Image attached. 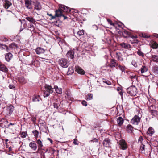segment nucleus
Listing matches in <instances>:
<instances>
[{
    "instance_id": "obj_1",
    "label": "nucleus",
    "mask_w": 158,
    "mask_h": 158,
    "mask_svg": "<svg viewBox=\"0 0 158 158\" xmlns=\"http://www.w3.org/2000/svg\"><path fill=\"white\" fill-rule=\"evenodd\" d=\"M127 92L131 96H135L137 93V88L135 86H131L127 89Z\"/></svg>"
},
{
    "instance_id": "obj_2",
    "label": "nucleus",
    "mask_w": 158,
    "mask_h": 158,
    "mask_svg": "<svg viewBox=\"0 0 158 158\" xmlns=\"http://www.w3.org/2000/svg\"><path fill=\"white\" fill-rule=\"evenodd\" d=\"M58 64L61 67L64 68L67 67L69 64L68 61L64 58L59 59L58 61Z\"/></svg>"
},
{
    "instance_id": "obj_3",
    "label": "nucleus",
    "mask_w": 158,
    "mask_h": 158,
    "mask_svg": "<svg viewBox=\"0 0 158 158\" xmlns=\"http://www.w3.org/2000/svg\"><path fill=\"white\" fill-rule=\"evenodd\" d=\"M149 110L151 114L154 116H156L157 114V110L158 108H156L155 106L151 105L149 107Z\"/></svg>"
},
{
    "instance_id": "obj_4",
    "label": "nucleus",
    "mask_w": 158,
    "mask_h": 158,
    "mask_svg": "<svg viewBox=\"0 0 158 158\" xmlns=\"http://www.w3.org/2000/svg\"><path fill=\"white\" fill-rule=\"evenodd\" d=\"M140 118L137 115H135L131 120V123L132 124L137 125L140 121Z\"/></svg>"
},
{
    "instance_id": "obj_5",
    "label": "nucleus",
    "mask_w": 158,
    "mask_h": 158,
    "mask_svg": "<svg viewBox=\"0 0 158 158\" xmlns=\"http://www.w3.org/2000/svg\"><path fill=\"white\" fill-rule=\"evenodd\" d=\"M120 148L123 150H125L127 148V145L125 141L123 139L121 140L119 142Z\"/></svg>"
},
{
    "instance_id": "obj_6",
    "label": "nucleus",
    "mask_w": 158,
    "mask_h": 158,
    "mask_svg": "<svg viewBox=\"0 0 158 158\" xmlns=\"http://www.w3.org/2000/svg\"><path fill=\"white\" fill-rule=\"evenodd\" d=\"M118 64L115 60L114 59H112L110 60L109 66L111 68L114 67H116V68L118 66Z\"/></svg>"
},
{
    "instance_id": "obj_7",
    "label": "nucleus",
    "mask_w": 158,
    "mask_h": 158,
    "mask_svg": "<svg viewBox=\"0 0 158 158\" xmlns=\"http://www.w3.org/2000/svg\"><path fill=\"white\" fill-rule=\"evenodd\" d=\"M6 111L9 115H10L14 110V107L13 106L10 105L6 107Z\"/></svg>"
},
{
    "instance_id": "obj_8",
    "label": "nucleus",
    "mask_w": 158,
    "mask_h": 158,
    "mask_svg": "<svg viewBox=\"0 0 158 158\" xmlns=\"http://www.w3.org/2000/svg\"><path fill=\"white\" fill-rule=\"evenodd\" d=\"M60 9L63 12H69L71 11L70 9L64 5H61L59 6Z\"/></svg>"
},
{
    "instance_id": "obj_9",
    "label": "nucleus",
    "mask_w": 158,
    "mask_h": 158,
    "mask_svg": "<svg viewBox=\"0 0 158 158\" xmlns=\"http://www.w3.org/2000/svg\"><path fill=\"white\" fill-rule=\"evenodd\" d=\"M36 142L37 144L38 147V151H41L42 149V147H43V145L40 139H36Z\"/></svg>"
},
{
    "instance_id": "obj_10",
    "label": "nucleus",
    "mask_w": 158,
    "mask_h": 158,
    "mask_svg": "<svg viewBox=\"0 0 158 158\" xmlns=\"http://www.w3.org/2000/svg\"><path fill=\"white\" fill-rule=\"evenodd\" d=\"M76 72L78 73L83 75L85 73L84 71L79 66H77L75 67Z\"/></svg>"
},
{
    "instance_id": "obj_11",
    "label": "nucleus",
    "mask_w": 158,
    "mask_h": 158,
    "mask_svg": "<svg viewBox=\"0 0 158 158\" xmlns=\"http://www.w3.org/2000/svg\"><path fill=\"white\" fill-rule=\"evenodd\" d=\"M25 5L28 9H31L32 8V5L30 0H25Z\"/></svg>"
},
{
    "instance_id": "obj_12",
    "label": "nucleus",
    "mask_w": 158,
    "mask_h": 158,
    "mask_svg": "<svg viewBox=\"0 0 158 158\" xmlns=\"http://www.w3.org/2000/svg\"><path fill=\"white\" fill-rule=\"evenodd\" d=\"M12 54L11 53L9 52L5 55V58L6 61L9 62L12 58Z\"/></svg>"
},
{
    "instance_id": "obj_13",
    "label": "nucleus",
    "mask_w": 158,
    "mask_h": 158,
    "mask_svg": "<svg viewBox=\"0 0 158 158\" xmlns=\"http://www.w3.org/2000/svg\"><path fill=\"white\" fill-rule=\"evenodd\" d=\"M35 51L37 54L39 55L44 53L45 52V50L43 48H41L38 47L35 49Z\"/></svg>"
},
{
    "instance_id": "obj_14",
    "label": "nucleus",
    "mask_w": 158,
    "mask_h": 158,
    "mask_svg": "<svg viewBox=\"0 0 158 158\" xmlns=\"http://www.w3.org/2000/svg\"><path fill=\"white\" fill-rule=\"evenodd\" d=\"M35 10H39L41 9V6L38 2H36L34 3Z\"/></svg>"
},
{
    "instance_id": "obj_15",
    "label": "nucleus",
    "mask_w": 158,
    "mask_h": 158,
    "mask_svg": "<svg viewBox=\"0 0 158 158\" xmlns=\"http://www.w3.org/2000/svg\"><path fill=\"white\" fill-rule=\"evenodd\" d=\"M117 121L118 125L121 126L123 125L124 120L122 117H119L117 119Z\"/></svg>"
},
{
    "instance_id": "obj_16",
    "label": "nucleus",
    "mask_w": 158,
    "mask_h": 158,
    "mask_svg": "<svg viewBox=\"0 0 158 158\" xmlns=\"http://www.w3.org/2000/svg\"><path fill=\"white\" fill-rule=\"evenodd\" d=\"M45 87L47 92H49V93H52L53 92V89L51 86L45 85Z\"/></svg>"
},
{
    "instance_id": "obj_17",
    "label": "nucleus",
    "mask_w": 158,
    "mask_h": 158,
    "mask_svg": "<svg viewBox=\"0 0 158 158\" xmlns=\"http://www.w3.org/2000/svg\"><path fill=\"white\" fill-rule=\"evenodd\" d=\"M29 146L33 150L35 151L37 148V146L36 144L33 142H31L29 144Z\"/></svg>"
},
{
    "instance_id": "obj_18",
    "label": "nucleus",
    "mask_w": 158,
    "mask_h": 158,
    "mask_svg": "<svg viewBox=\"0 0 158 158\" xmlns=\"http://www.w3.org/2000/svg\"><path fill=\"white\" fill-rule=\"evenodd\" d=\"M116 57L119 61H123V59L122 58V55L120 52H117L116 54Z\"/></svg>"
},
{
    "instance_id": "obj_19",
    "label": "nucleus",
    "mask_w": 158,
    "mask_h": 158,
    "mask_svg": "<svg viewBox=\"0 0 158 158\" xmlns=\"http://www.w3.org/2000/svg\"><path fill=\"white\" fill-rule=\"evenodd\" d=\"M110 139L108 138H106L103 141V145L106 147H109L110 145Z\"/></svg>"
},
{
    "instance_id": "obj_20",
    "label": "nucleus",
    "mask_w": 158,
    "mask_h": 158,
    "mask_svg": "<svg viewBox=\"0 0 158 158\" xmlns=\"http://www.w3.org/2000/svg\"><path fill=\"white\" fill-rule=\"evenodd\" d=\"M154 133V129L151 127H150L148 129L147 134L149 136H152Z\"/></svg>"
},
{
    "instance_id": "obj_21",
    "label": "nucleus",
    "mask_w": 158,
    "mask_h": 158,
    "mask_svg": "<svg viewBox=\"0 0 158 158\" xmlns=\"http://www.w3.org/2000/svg\"><path fill=\"white\" fill-rule=\"evenodd\" d=\"M139 70L140 71L141 73L143 74L148 71V69L146 66L143 65L140 68Z\"/></svg>"
},
{
    "instance_id": "obj_22",
    "label": "nucleus",
    "mask_w": 158,
    "mask_h": 158,
    "mask_svg": "<svg viewBox=\"0 0 158 158\" xmlns=\"http://www.w3.org/2000/svg\"><path fill=\"white\" fill-rule=\"evenodd\" d=\"M67 56L71 59H73L74 57V53L72 50L69 51L67 54Z\"/></svg>"
},
{
    "instance_id": "obj_23",
    "label": "nucleus",
    "mask_w": 158,
    "mask_h": 158,
    "mask_svg": "<svg viewBox=\"0 0 158 158\" xmlns=\"http://www.w3.org/2000/svg\"><path fill=\"white\" fill-rule=\"evenodd\" d=\"M40 99L39 95H34L33 97L32 101L33 102H39Z\"/></svg>"
},
{
    "instance_id": "obj_24",
    "label": "nucleus",
    "mask_w": 158,
    "mask_h": 158,
    "mask_svg": "<svg viewBox=\"0 0 158 158\" xmlns=\"http://www.w3.org/2000/svg\"><path fill=\"white\" fill-rule=\"evenodd\" d=\"M8 48L10 49V51L11 50H13V49L17 48V46L16 44L13 43L10 44Z\"/></svg>"
},
{
    "instance_id": "obj_25",
    "label": "nucleus",
    "mask_w": 158,
    "mask_h": 158,
    "mask_svg": "<svg viewBox=\"0 0 158 158\" xmlns=\"http://www.w3.org/2000/svg\"><path fill=\"white\" fill-rule=\"evenodd\" d=\"M54 88L55 89L56 93L61 94L62 93V89L60 88H58L57 86H54Z\"/></svg>"
},
{
    "instance_id": "obj_26",
    "label": "nucleus",
    "mask_w": 158,
    "mask_h": 158,
    "mask_svg": "<svg viewBox=\"0 0 158 158\" xmlns=\"http://www.w3.org/2000/svg\"><path fill=\"white\" fill-rule=\"evenodd\" d=\"M0 69L1 71L5 73L8 72V69L6 66L3 64H0Z\"/></svg>"
},
{
    "instance_id": "obj_27",
    "label": "nucleus",
    "mask_w": 158,
    "mask_h": 158,
    "mask_svg": "<svg viewBox=\"0 0 158 158\" xmlns=\"http://www.w3.org/2000/svg\"><path fill=\"white\" fill-rule=\"evenodd\" d=\"M127 131L128 133H131L133 130V128L131 125H128L126 127Z\"/></svg>"
},
{
    "instance_id": "obj_28",
    "label": "nucleus",
    "mask_w": 158,
    "mask_h": 158,
    "mask_svg": "<svg viewBox=\"0 0 158 158\" xmlns=\"http://www.w3.org/2000/svg\"><path fill=\"white\" fill-rule=\"evenodd\" d=\"M74 73V70L73 67L71 66L68 68V70L67 73L68 75H71Z\"/></svg>"
},
{
    "instance_id": "obj_29",
    "label": "nucleus",
    "mask_w": 158,
    "mask_h": 158,
    "mask_svg": "<svg viewBox=\"0 0 158 158\" xmlns=\"http://www.w3.org/2000/svg\"><path fill=\"white\" fill-rule=\"evenodd\" d=\"M62 15V11L60 9V10H56L55 13V16L56 17H59Z\"/></svg>"
},
{
    "instance_id": "obj_30",
    "label": "nucleus",
    "mask_w": 158,
    "mask_h": 158,
    "mask_svg": "<svg viewBox=\"0 0 158 158\" xmlns=\"http://www.w3.org/2000/svg\"><path fill=\"white\" fill-rule=\"evenodd\" d=\"M5 3L4 5V7L6 9H8L12 5L11 3L8 0L5 1Z\"/></svg>"
},
{
    "instance_id": "obj_31",
    "label": "nucleus",
    "mask_w": 158,
    "mask_h": 158,
    "mask_svg": "<svg viewBox=\"0 0 158 158\" xmlns=\"http://www.w3.org/2000/svg\"><path fill=\"white\" fill-rule=\"evenodd\" d=\"M151 47L154 49H156L157 48L158 44L154 41L152 42L150 44Z\"/></svg>"
},
{
    "instance_id": "obj_32",
    "label": "nucleus",
    "mask_w": 158,
    "mask_h": 158,
    "mask_svg": "<svg viewBox=\"0 0 158 158\" xmlns=\"http://www.w3.org/2000/svg\"><path fill=\"white\" fill-rule=\"evenodd\" d=\"M120 45L124 48H128L131 47V46L129 44L124 42L121 43Z\"/></svg>"
},
{
    "instance_id": "obj_33",
    "label": "nucleus",
    "mask_w": 158,
    "mask_h": 158,
    "mask_svg": "<svg viewBox=\"0 0 158 158\" xmlns=\"http://www.w3.org/2000/svg\"><path fill=\"white\" fill-rule=\"evenodd\" d=\"M152 58L153 61L158 62V56L152 55Z\"/></svg>"
},
{
    "instance_id": "obj_34",
    "label": "nucleus",
    "mask_w": 158,
    "mask_h": 158,
    "mask_svg": "<svg viewBox=\"0 0 158 158\" xmlns=\"http://www.w3.org/2000/svg\"><path fill=\"white\" fill-rule=\"evenodd\" d=\"M25 19L27 21H29L30 23H34L35 22V20L32 18L31 17H26L25 18Z\"/></svg>"
},
{
    "instance_id": "obj_35",
    "label": "nucleus",
    "mask_w": 158,
    "mask_h": 158,
    "mask_svg": "<svg viewBox=\"0 0 158 158\" xmlns=\"http://www.w3.org/2000/svg\"><path fill=\"white\" fill-rule=\"evenodd\" d=\"M32 132L34 134L36 139H37L38 137L39 132L37 130H34L32 131Z\"/></svg>"
},
{
    "instance_id": "obj_36",
    "label": "nucleus",
    "mask_w": 158,
    "mask_h": 158,
    "mask_svg": "<svg viewBox=\"0 0 158 158\" xmlns=\"http://www.w3.org/2000/svg\"><path fill=\"white\" fill-rule=\"evenodd\" d=\"M139 35L141 37L145 38H148L149 36L147 34L145 33H141Z\"/></svg>"
},
{
    "instance_id": "obj_37",
    "label": "nucleus",
    "mask_w": 158,
    "mask_h": 158,
    "mask_svg": "<svg viewBox=\"0 0 158 158\" xmlns=\"http://www.w3.org/2000/svg\"><path fill=\"white\" fill-rule=\"evenodd\" d=\"M145 146L143 144H141V145L140 146V151L142 153H144V148Z\"/></svg>"
},
{
    "instance_id": "obj_38",
    "label": "nucleus",
    "mask_w": 158,
    "mask_h": 158,
    "mask_svg": "<svg viewBox=\"0 0 158 158\" xmlns=\"http://www.w3.org/2000/svg\"><path fill=\"white\" fill-rule=\"evenodd\" d=\"M93 95L91 94H88L87 95L86 100H90L92 99Z\"/></svg>"
},
{
    "instance_id": "obj_39",
    "label": "nucleus",
    "mask_w": 158,
    "mask_h": 158,
    "mask_svg": "<svg viewBox=\"0 0 158 158\" xmlns=\"http://www.w3.org/2000/svg\"><path fill=\"white\" fill-rule=\"evenodd\" d=\"M77 34L79 36H81L83 35L84 34V31L83 30H80L77 32Z\"/></svg>"
},
{
    "instance_id": "obj_40",
    "label": "nucleus",
    "mask_w": 158,
    "mask_h": 158,
    "mask_svg": "<svg viewBox=\"0 0 158 158\" xmlns=\"http://www.w3.org/2000/svg\"><path fill=\"white\" fill-rule=\"evenodd\" d=\"M116 68L118 69H120L122 72L124 71L125 70V68L124 67L120 65H118V66Z\"/></svg>"
},
{
    "instance_id": "obj_41",
    "label": "nucleus",
    "mask_w": 158,
    "mask_h": 158,
    "mask_svg": "<svg viewBox=\"0 0 158 158\" xmlns=\"http://www.w3.org/2000/svg\"><path fill=\"white\" fill-rule=\"evenodd\" d=\"M19 81L23 84H25L26 83V81L24 78L21 77L19 79Z\"/></svg>"
},
{
    "instance_id": "obj_42",
    "label": "nucleus",
    "mask_w": 158,
    "mask_h": 158,
    "mask_svg": "<svg viewBox=\"0 0 158 158\" xmlns=\"http://www.w3.org/2000/svg\"><path fill=\"white\" fill-rule=\"evenodd\" d=\"M2 48H3L6 49V50L7 52H8L10 51V49L8 47L5 45H2Z\"/></svg>"
},
{
    "instance_id": "obj_43",
    "label": "nucleus",
    "mask_w": 158,
    "mask_h": 158,
    "mask_svg": "<svg viewBox=\"0 0 158 158\" xmlns=\"http://www.w3.org/2000/svg\"><path fill=\"white\" fill-rule=\"evenodd\" d=\"M138 54L140 56H141L142 57H143L144 56L143 53L140 51L139 50L137 52Z\"/></svg>"
},
{
    "instance_id": "obj_44",
    "label": "nucleus",
    "mask_w": 158,
    "mask_h": 158,
    "mask_svg": "<svg viewBox=\"0 0 158 158\" xmlns=\"http://www.w3.org/2000/svg\"><path fill=\"white\" fill-rule=\"evenodd\" d=\"M27 134L25 132H23L21 134V136L23 138H25L26 137Z\"/></svg>"
},
{
    "instance_id": "obj_45",
    "label": "nucleus",
    "mask_w": 158,
    "mask_h": 158,
    "mask_svg": "<svg viewBox=\"0 0 158 158\" xmlns=\"http://www.w3.org/2000/svg\"><path fill=\"white\" fill-rule=\"evenodd\" d=\"M131 64L135 67H137V63L135 60H132L131 62Z\"/></svg>"
},
{
    "instance_id": "obj_46",
    "label": "nucleus",
    "mask_w": 158,
    "mask_h": 158,
    "mask_svg": "<svg viewBox=\"0 0 158 158\" xmlns=\"http://www.w3.org/2000/svg\"><path fill=\"white\" fill-rule=\"evenodd\" d=\"M125 34H126V35H128V32L127 31H124L122 32V35H123V36H124V37H126V35H125Z\"/></svg>"
},
{
    "instance_id": "obj_47",
    "label": "nucleus",
    "mask_w": 158,
    "mask_h": 158,
    "mask_svg": "<svg viewBox=\"0 0 158 158\" xmlns=\"http://www.w3.org/2000/svg\"><path fill=\"white\" fill-rule=\"evenodd\" d=\"M95 142V143H98V140L96 138H94L93 139L90 140L89 141V142Z\"/></svg>"
},
{
    "instance_id": "obj_48",
    "label": "nucleus",
    "mask_w": 158,
    "mask_h": 158,
    "mask_svg": "<svg viewBox=\"0 0 158 158\" xmlns=\"http://www.w3.org/2000/svg\"><path fill=\"white\" fill-rule=\"evenodd\" d=\"M47 14L48 15L51 17V18L50 19L51 20L54 19L56 18V16H53L51 14H49L48 13H47Z\"/></svg>"
},
{
    "instance_id": "obj_49",
    "label": "nucleus",
    "mask_w": 158,
    "mask_h": 158,
    "mask_svg": "<svg viewBox=\"0 0 158 158\" xmlns=\"http://www.w3.org/2000/svg\"><path fill=\"white\" fill-rule=\"evenodd\" d=\"M143 140V138L141 136H140L139 137V138L138 139V142L139 143H141V144H143L142 143Z\"/></svg>"
},
{
    "instance_id": "obj_50",
    "label": "nucleus",
    "mask_w": 158,
    "mask_h": 158,
    "mask_svg": "<svg viewBox=\"0 0 158 158\" xmlns=\"http://www.w3.org/2000/svg\"><path fill=\"white\" fill-rule=\"evenodd\" d=\"M107 21L110 24V25L114 26V24L113 23L111 20L110 19H107Z\"/></svg>"
},
{
    "instance_id": "obj_51",
    "label": "nucleus",
    "mask_w": 158,
    "mask_h": 158,
    "mask_svg": "<svg viewBox=\"0 0 158 158\" xmlns=\"http://www.w3.org/2000/svg\"><path fill=\"white\" fill-rule=\"evenodd\" d=\"M48 92H48L47 91H45L44 94V97H45L48 96L49 95V94Z\"/></svg>"
},
{
    "instance_id": "obj_52",
    "label": "nucleus",
    "mask_w": 158,
    "mask_h": 158,
    "mask_svg": "<svg viewBox=\"0 0 158 158\" xmlns=\"http://www.w3.org/2000/svg\"><path fill=\"white\" fill-rule=\"evenodd\" d=\"M59 105L58 104L56 103H54L53 104V106L54 108L57 109L59 107Z\"/></svg>"
},
{
    "instance_id": "obj_53",
    "label": "nucleus",
    "mask_w": 158,
    "mask_h": 158,
    "mask_svg": "<svg viewBox=\"0 0 158 158\" xmlns=\"http://www.w3.org/2000/svg\"><path fill=\"white\" fill-rule=\"evenodd\" d=\"M65 98L66 99H68L69 100H72V98H70V97L69 95L68 94H67V96H65Z\"/></svg>"
},
{
    "instance_id": "obj_54",
    "label": "nucleus",
    "mask_w": 158,
    "mask_h": 158,
    "mask_svg": "<svg viewBox=\"0 0 158 158\" xmlns=\"http://www.w3.org/2000/svg\"><path fill=\"white\" fill-rule=\"evenodd\" d=\"M82 104L83 106H87V102L85 100H83L82 101Z\"/></svg>"
},
{
    "instance_id": "obj_55",
    "label": "nucleus",
    "mask_w": 158,
    "mask_h": 158,
    "mask_svg": "<svg viewBox=\"0 0 158 158\" xmlns=\"http://www.w3.org/2000/svg\"><path fill=\"white\" fill-rule=\"evenodd\" d=\"M48 151V149H43L41 150L40 151L43 152V154H44L45 153H46Z\"/></svg>"
},
{
    "instance_id": "obj_56",
    "label": "nucleus",
    "mask_w": 158,
    "mask_h": 158,
    "mask_svg": "<svg viewBox=\"0 0 158 158\" xmlns=\"http://www.w3.org/2000/svg\"><path fill=\"white\" fill-rule=\"evenodd\" d=\"M9 87L10 89H13L15 88V87L14 85L12 84H10L9 86Z\"/></svg>"
},
{
    "instance_id": "obj_57",
    "label": "nucleus",
    "mask_w": 158,
    "mask_h": 158,
    "mask_svg": "<svg viewBox=\"0 0 158 158\" xmlns=\"http://www.w3.org/2000/svg\"><path fill=\"white\" fill-rule=\"evenodd\" d=\"M73 143L75 145H78V143L77 142V139H74Z\"/></svg>"
},
{
    "instance_id": "obj_58",
    "label": "nucleus",
    "mask_w": 158,
    "mask_h": 158,
    "mask_svg": "<svg viewBox=\"0 0 158 158\" xmlns=\"http://www.w3.org/2000/svg\"><path fill=\"white\" fill-rule=\"evenodd\" d=\"M138 41L137 40H133V41L131 42V43L132 44L133 43H137L138 42Z\"/></svg>"
},
{
    "instance_id": "obj_59",
    "label": "nucleus",
    "mask_w": 158,
    "mask_h": 158,
    "mask_svg": "<svg viewBox=\"0 0 158 158\" xmlns=\"http://www.w3.org/2000/svg\"><path fill=\"white\" fill-rule=\"evenodd\" d=\"M118 93L120 95H122L123 92L122 89H120V91H118Z\"/></svg>"
},
{
    "instance_id": "obj_60",
    "label": "nucleus",
    "mask_w": 158,
    "mask_h": 158,
    "mask_svg": "<svg viewBox=\"0 0 158 158\" xmlns=\"http://www.w3.org/2000/svg\"><path fill=\"white\" fill-rule=\"evenodd\" d=\"M130 77L131 79L135 78V76H134V75L131 76H130Z\"/></svg>"
},
{
    "instance_id": "obj_61",
    "label": "nucleus",
    "mask_w": 158,
    "mask_h": 158,
    "mask_svg": "<svg viewBox=\"0 0 158 158\" xmlns=\"http://www.w3.org/2000/svg\"><path fill=\"white\" fill-rule=\"evenodd\" d=\"M48 140H49V141H50L51 143V144H52V139H51L50 138H48Z\"/></svg>"
},
{
    "instance_id": "obj_62",
    "label": "nucleus",
    "mask_w": 158,
    "mask_h": 158,
    "mask_svg": "<svg viewBox=\"0 0 158 158\" xmlns=\"http://www.w3.org/2000/svg\"><path fill=\"white\" fill-rule=\"evenodd\" d=\"M154 36L156 38H158V34H155L154 35Z\"/></svg>"
},
{
    "instance_id": "obj_63",
    "label": "nucleus",
    "mask_w": 158,
    "mask_h": 158,
    "mask_svg": "<svg viewBox=\"0 0 158 158\" xmlns=\"http://www.w3.org/2000/svg\"><path fill=\"white\" fill-rule=\"evenodd\" d=\"M14 125V123H10L8 125V127L10 126V125Z\"/></svg>"
},
{
    "instance_id": "obj_64",
    "label": "nucleus",
    "mask_w": 158,
    "mask_h": 158,
    "mask_svg": "<svg viewBox=\"0 0 158 158\" xmlns=\"http://www.w3.org/2000/svg\"><path fill=\"white\" fill-rule=\"evenodd\" d=\"M120 89H121L120 88H119V87H118L117 89V90H118V91H120Z\"/></svg>"
}]
</instances>
